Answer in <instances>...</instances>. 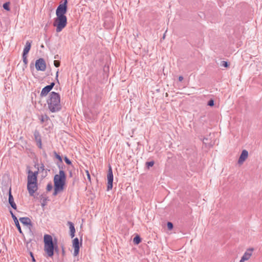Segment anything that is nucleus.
Listing matches in <instances>:
<instances>
[{
  "instance_id": "f257e3e1",
  "label": "nucleus",
  "mask_w": 262,
  "mask_h": 262,
  "mask_svg": "<svg viewBox=\"0 0 262 262\" xmlns=\"http://www.w3.org/2000/svg\"><path fill=\"white\" fill-rule=\"evenodd\" d=\"M67 3L66 0L63 4H60L56 11V17L55 18L53 26L56 27L57 32H60L66 27L67 18L65 14L67 12Z\"/></svg>"
},
{
  "instance_id": "f03ea898",
  "label": "nucleus",
  "mask_w": 262,
  "mask_h": 262,
  "mask_svg": "<svg viewBox=\"0 0 262 262\" xmlns=\"http://www.w3.org/2000/svg\"><path fill=\"white\" fill-rule=\"evenodd\" d=\"M47 104L49 110L52 113L59 111L61 108L60 95L56 92H51L47 100Z\"/></svg>"
},
{
  "instance_id": "7ed1b4c3",
  "label": "nucleus",
  "mask_w": 262,
  "mask_h": 262,
  "mask_svg": "<svg viewBox=\"0 0 262 262\" xmlns=\"http://www.w3.org/2000/svg\"><path fill=\"white\" fill-rule=\"evenodd\" d=\"M66 182V175L63 170H60L58 174L54 178V191L53 194L56 195L64 190Z\"/></svg>"
},
{
  "instance_id": "20e7f679",
  "label": "nucleus",
  "mask_w": 262,
  "mask_h": 262,
  "mask_svg": "<svg viewBox=\"0 0 262 262\" xmlns=\"http://www.w3.org/2000/svg\"><path fill=\"white\" fill-rule=\"evenodd\" d=\"M44 251L49 257H52L54 255V246L52 237L49 234H45L43 236Z\"/></svg>"
},
{
  "instance_id": "39448f33",
  "label": "nucleus",
  "mask_w": 262,
  "mask_h": 262,
  "mask_svg": "<svg viewBox=\"0 0 262 262\" xmlns=\"http://www.w3.org/2000/svg\"><path fill=\"white\" fill-rule=\"evenodd\" d=\"M37 171L33 172L31 170H29L28 172V177H27V183H37V175L38 174V171L39 170V168H37Z\"/></svg>"
},
{
  "instance_id": "423d86ee",
  "label": "nucleus",
  "mask_w": 262,
  "mask_h": 262,
  "mask_svg": "<svg viewBox=\"0 0 262 262\" xmlns=\"http://www.w3.org/2000/svg\"><path fill=\"white\" fill-rule=\"evenodd\" d=\"M107 190L109 191L113 188V174L112 169L111 166H109L108 173L107 175Z\"/></svg>"
},
{
  "instance_id": "0eeeda50",
  "label": "nucleus",
  "mask_w": 262,
  "mask_h": 262,
  "mask_svg": "<svg viewBox=\"0 0 262 262\" xmlns=\"http://www.w3.org/2000/svg\"><path fill=\"white\" fill-rule=\"evenodd\" d=\"M35 67L37 71H44L46 69V64L43 59L39 58L35 62Z\"/></svg>"
},
{
  "instance_id": "6e6552de",
  "label": "nucleus",
  "mask_w": 262,
  "mask_h": 262,
  "mask_svg": "<svg viewBox=\"0 0 262 262\" xmlns=\"http://www.w3.org/2000/svg\"><path fill=\"white\" fill-rule=\"evenodd\" d=\"M248 157V152L247 150L244 149L242 151L238 160V164L242 165Z\"/></svg>"
},
{
  "instance_id": "1a4fd4ad",
  "label": "nucleus",
  "mask_w": 262,
  "mask_h": 262,
  "mask_svg": "<svg viewBox=\"0 0 262 262\" xmlns=\"http://www.w3.org/2000/svg\"><path fill=\"white\" fill-rule=\"evenodd\" d=\"M27 189L30 195H33L35 192L37 190V183H27Z\"/></svg>"
},
{
  "instance_id": "9d476101",
  "label": "nucleus",
  "mask_w": 262,
  "mask_h": 262,
  "mask_svg": "<svg viewBox=\"0 0 262 262\" xmlns=\"http://www.w3.org/2000/svg\"><path fill=\"white\" fill-rule=\"evenodd\" d=\"M73 247L74 248V255L77 256L79 253V243L78 238H75L73 240Z\"/></svg>"
},
{
  "instance_id": "9b49d317",
  "label": "nucleus",
  "mask_w": 262,
  "mask_h": 262,
  "mask_svg": "<svg viewBox=\"0 0 262 262\" xmlns=\"http://www.w3.org/2000/svg\"><path fill=\"white\" fill-rule=\"evenodd\" d=\"M54 85V83L52 82L50 85H47L43 88L40 93V96L41 97L46 96L48 93L52 89Z\"/></svg>"
},
{
  "instance_id": "f8f14e48",
  "label": "nucleus",
  "mask_w": 262,
  "mask_h": 262,
  "mask_svg": "<svg viewBox=\"0 0 262 262\" xmlns=\"http://www.w3.org/2000/svg\"><path fill=\"white\" fill-rule=\"evenodd\" d=\"M253 250V249H249L247 250V251L244 253V255L242 257L243 260L246 261L250 259L252 255Z\"/></svg>"
},
{
  "instance_id": "ddd939ff",
  "label": "nucleus",
  "mask_w": 262,
  "mask_h": 262,
  "mask_svg": "<svg viewBox=\"0 0 262 262\" xmlns=\"http://www.w3.org/2000/svg\"><path fill=\"white\" fill-rule=\"evenodd\" d=\"M20 222L24 225L29 228L32 226V222L29 217H20L19 219Z\"/></svg>"
},
{
  "instance_id": "4468645a",
  "label": "nucleus",
  "mask_w": 262,
  "mask_h": 262,
  "mask_svg": "<svg viewBox=\"0 0 262 262\" xmlns=\"http://www.w3.org/2000/svg\"><path fill=\"white\" fill-rule=\"evenodd\" d=\"M9 203L13 209H16V207H17L16 205L15 204V203L14 201L13 197L11 194V188L9 189Z\"/></svg>"
},
{
  "instance_id": "2eb2a0df",
  "label": "nucleus",
  "mask_w": 262,
  "mask_h": 262,
  "mask_svg": "<svg viewBox=\"0 0 262 262\" xmlns=\"http://www.w3.org/2000/svg\"><path fill=\"white\" fill-rule=\"evenodd\" d=\"M34 136H35V140L36 141L37 145L38 147L39 148H41V147H42L41 140V138L39 135V133L38 132L35 133Z\"/></svg>"
},
{
  "instance_id": "dca6fc26",
  "label": "nucleus",
  "mask_w": 262,
  "mask_h": 262,
  "mask_svg": "<svg viewBox=\"0 0 262 262\" xmlns=\"http://www.w3.org/2000/svg\"><path fill=\"white\" fill-rule=\"evenodd\" d=\"M10 212L12 215V217L15 222V224L16 226L17 227L19 232L20 233H22L21 229L20 226L19 225V222H18V221L17 217L13 214L12 211H10Z\"/></svg>"
},
{
  "instance_id": "f3484780",
  "label": "nucleus",
  "mask_w": 262,
  "mask_h": 262,
  "mask_svg": "<svg viewBox=\"0 0 262 262\" xmlns=\"http://www.w3.org/2000/svg\"><path fill=\"white\" fill-rule=\"evenodd\" d=\"M31 42H29V41H27L26 43L24 49L23 54L27 55L31 49Z\"/></svg>"
},
{
  "instance_id": "a211bd4d",
  "label": "nucleus",
  "mask_w": 262,
  "mask_h": 262,
  "mask_svg": "<svg viewBox=\"0 0 262 262\" xmlns=\"http://www.w3.org/2000/svg\"><path fill=\"white\" fill-rule=\"evenodd\" d=\"M68 224L69 225V228L71 232V237L73 238L75 236V229L74 226L72 222H68Z\"/></svg>"
},
{
  "instance_id": "6ab92c4d",
  "label": "nucleus",
  "mask_w": 262,
  "mask_h": 262,
  "mask_svg": "<svg viewBox=\"0 0 262 262\" xmlns=\"http://www.w3.org/2000/svg\"><path fill=\"white\" fill-rule=\"evenodd\" d=\"M141 241V238L139 235H136L133 239V242L135 244L138 245Z\"/></svg>"
},
{
  "instance_id": "aec40b11",
  "label": "nucleus",
  "mask_w": 262,
  "mask_h": 262,
  "mask_svg": "<svg viewBox=\"0 0 262 262\" xmlns=\"http://www.w3.org/2000/svg\"><path fill=\"white\" fill-rule=\"evenodd\" d=\"M9 3H6L5 4H4L3 5V8L7 10V11H9L10 10V8H9Z\"/></svg>"
},
{
  "instance_id": "412c9836",
  "label": "nucleus",
  "mask_w": 262,
  "mask_h": 262,
  "mask_svg": "<svg viewBox=\"0 0 262 262\" xmlns=\"http://www.w3.org/2000/svg\"><path fill=\"white\" fill-rule=\"evenodd\" d=\"M146 164L147 166L148 167V168H149L150 167H152L154 165V161L148 162H146Z\"/></svg>"
},
{
  "instance_id": "4be33fe9",
  "label": "nucleus",
  "mask_w": 262,
  "mask_h": 262,
  "mask_svg": "<svg viewBox=\"0 0 262 262\" xmlns=\"http://www.w3.org/2000/svg\"><path fill=\"white\" fill-rule=\"evenodd\" d=\"M167 228L169 230H171L173 228V224L171 222H168L167 224Z\"/></svg>"
},
{
  "instance_id": "5701e85b",
  "label": "nucleus",
  "mask_w": 262,
  "mask_h": 262,
  "mask_svg": "<svg viewBox=\"0 0 262 262\" xmlns=\"http://www.w3.org/2000/svg\"><path fill=\"white\" fill-rule=\"evenodd\" d=\"M222 66L225 68H228L229 67L228 62L225 61H222Z\"/></svg>"
},
{
  "instance_id": "b1692460",
  "label": "nucleus",
  "mask_w": 262,
  "mask_h": 262,
  "mask_svg": "<svg viewBox=\"0 0 262 262\" xmlns=\"http://www.w3.org/2000/svg\"><path fill=\"white\" fill-rule=\"evenodd\" d=\"M54 64L56 67H59L60 66V61L58 60H54Z\"/></svg>"
},
{
  "instance_id": "393cba45",
  "label": "nucleus",
  "mask_w": 262,
  "mask_h": 262,
  "mask_svg": "<svg viewBox=\"0 0 262 262\" xmlns=\"http://www.w3.org/2000/svg\"><path fill=\"white\" fill-rule=\"evenodd\" d=\"M52 184L50 183V184H48L47 186V189L48 191H51L52 189Z\"/></svg>"
},
{
  "instance_id": "a878e982",
  "label": "nucleus",
  "mask_w": 262,
  "mask_h": 262,
  "mask_svg": "<svg viewBox=\"0 0 262 262\" xmlns=\"http://www.w3.org/2000/svg\"><path fill=\"white\" fill-rule=\"evenodd\" d=\"M208 105L210 106H213L214 105V101L213 99H211L209 101L208 103Z\"/></svg>"
},
{
  "instance_id": "bb28decb",
  "label": "nucleus",
  "mask_w": 262,
  "mask_h": 262,
  "mask_svg": "<svg viewBox=\"0 0 262 262\" xmlns=\"http://www.w3.org/2000/svg\"><path fill=\"white\" fill-rule=\"evenodd\" d=\"M85 172L86 173V176H87V178H88V180L89 181V182H91V176H90V174L89 171L86 170L85 171Z\"/></svg>"
},
{
  "instance_id": "cd10ccee",
  "label": "nucleus",
  "mask_w": 262,
  "mask_h": 262,
  "mask_svg": "<svg viewBox=\"0 0 262 262\" xmlns=\"http://www.w3.org/2000/svg\"><path fill=\"white\" fill-rule=\"evenodd\" d=\"M23 61H24V62L26 64L27 63V55L23 54Z\"/></svg>"
},
{
  "instance_id": "c85d7f7f",
  "label": "nucleus",
  "mask_w": 262,
  "mask_h": 262,
  "mask_svg": "<svg viewBox=\"0 0 262 262\" xmlns=\"http://www.w3.org/2000/svg\"><path fill=\"white\" fill-rule=\"evenodd\" d=\"M64 161H65V162L67 164H71V162L70 160L69 159H68L67 158H66L64 159Z\"/></svg>"
},
{
  "instance_id": "c756f323",
  "label": "nucleus",
  "mask_w": 262,
  "mask_h": 262,
  "mask_svg": "<svg viewBox=\"0 0 262 262\" xmlns=\"http://www.w3.org/2000/svg\"><path fill=\"white\" fill-rule=\"evenodd\" d=\"M179 80L180 81H182L183 80V77L181 76H179Z\"/></svg>"
},
{
  "instance_id": "7c9ffc66",
  "label": "nucleus",
  "mask_w": 262,
  "mask_h": 262,
  "mask_svg": "<svg viewBox=\"0 0 262 262\" xmlns=\"http://www.w3.org/2000/svg\"><path fill=\"white\" fill-rule=\"evenodd\" d=\"M40 169L43 171L44 170V166L43 164H41V166H40Z\"/></svg>"
},
{
  "instance_id": "2f4dec72",
  "label": "nucleus",
  "mask_w": 262,
  "mask_h": 262,
  "mask_svg": "<svg viewBox=\"0 0 262 262\" xmlns=\"http://www.w3.org/2000/svg\"><path fill=\"white\" fill-rule=\"evenodd\" d=\"M239 262H245V260H243V259L241 258V259L240 260Z\"/></svg>"
},
{
  "instance_id": "473e14b6",
  "label": "nucleus",
  "mask_w": 262,
  "mask_h": 262,
  "mask_svg": "<svg viewBox=\"0 0 262 262\" xmlns=\"http://www.w3.org/2000/svg\"><path fill=\"white\" fill-rule=\"evenodd\" d=\"M33 260L35 261V259L33 257Z\"/></svg>"
}]
</instances>
